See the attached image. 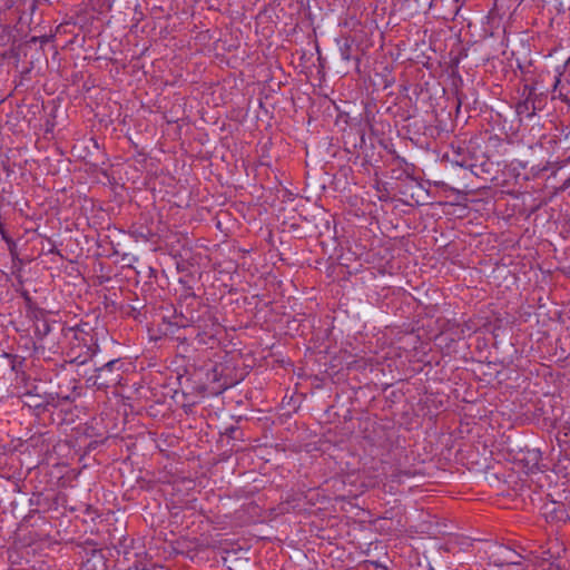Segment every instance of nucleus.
<instances>
[{
    "instance_id": "nucleus-14",
    "label": "nucleus",
    "mask_w": 570,
    "mask_h": 570,
    "mask_svg": "<svg viewBox=\"0 0 570 570\" xmlns=\"http://www.w3.org/2000/svg\"><path fill=\"white\" fill-rule=\"evenodd\" d=\"M456 99H458V107H460L462 104L465 102L466 95L464 92H458Z\"/></svg>"
},
{
    "instance_id": "nucleus-11",
    "label": "nucleus",
    "mask_w": 570,
    "mask_h": 570,
    "mask_svg": "<svg viewBox=\"0 0 570 570\" xmlns=\"http://www.w3.org/2000/svg\"><path fill=\"white\" fill-rule=\"evenodd\" d=\"M0 233L2 235V238L6 240V243L9 245V247L11 248L12 246H16L14 242L12 240L11 237H9L4 230V227L3 225L0 223Z\"/></svg>"
},
{
    "instance_id": "nucleus-16",
    "label": "nucleus",
    "mask_w": 570,
    "mask_h": 570,
    "mask_svg": "<svg viewBox=\"0 0 570 570\" xmlns=\"http://www.w3.org/2000/svg\"><path fill=\"white\" fill-rule=\"evenodd\" d=\"M200 342L204 343V344H208L209 342L204 340V338H200Z\"/></svg>"
},
{
    "instance_id": "nucleus-12",
    "label": "nucleus",
    "mask_w": 570,
    "mask_h": 570,
    "mask_svg": "<svg viewBox=\"0 0 570 570\" xmlns=\"http://www.w3.org/2000/svg\"><path fill=\"white\" fill-rule=\"evenodd\" d=\"M41 396H42V399H46L47 401H50V403H48V406L49 405H52V406H57L58 405L56 400L59 399V395L46 394V395H41Z\"/></svg>"
},
{
    "instance_id": "nucleus-6",
    "label": "nucleus",
    "mask_w": 570,
    "mask_h": 570,
    "mask_svg": "<svg viewBox=\"0 0 570 570\" xmlns=\"http://www.w3.org/2000/svg\"><path fill=\"white\" fill-rule=\"evenodd\" d=\"M499 551L493 553L490 558L495 566H504V564H519L521 556L515 551L505 548L499 547Z\"/></svg>"
},
{
    "instance_id": "nucleus-13",
    "label": "nucleus",
    "mask_w": 570,
    "mask_h": 570,
    "mask_svg": "<svg viewBox=\"0 0 570 570\" xmlns=\"http://www.w3.org/2000/svg\"><path fill=\"white\" fill-rule=\"evenodd\" d=\"M539 570H560V567L554 563H542Z\"/></svg>"
},
{
    "instance_id": "nucleus-8",
    "label": "nucleus",
    "mask_w": 570,
    "mask_h": 570,
    "mask_svg": "<svg viewBox=\"0 0 570 570\" xmlns=\"http://www.w3.org/2000/svg\"><path fill=\"white\" fill-rule=\"evenodd\" d=\"M24 396L27 397V401L24 403L28 406L33 407L36 410L45 411L48 407V403H50V401L42 399L41 395L32 394L31 392L26 393Z\"/></svg>"
},
{
    "instance_id": "nucleus-15",
    "label": "nucleus",
    "mask_w": 570,
    "mask_h": 570,
    "mask_svg": "<svg viewBox=\"0 0 570 570\" xmlns=\"http://www.w3.org/2000/svg\"><path fill=\"white\" fill-rule=\"evenodd\" d=\"M570 187V176L563 181L562 186L560 187L561 190H566Z\"/></svg>"
},
{
    "instance_id": "nucleus-2",
    "label": "nucleus",
    "mask_w": 570,
    "mask_h": 570,
    "mask_svg": "<svg viewBox=\"0 0 570 570\" xmlns=\"http://www.w3.org/2000/svg\"><path fill=\"white\" fill-rule=\"evenodd\" d=\"M175 325L178 327H186L189 325H197L198 328L204 330V335L208 337V340H215L216 334L218 333L219 324L216 322L214 315L209 311L207 306H203V314H195L193 311L187 315L180 312L175 315Z\"/></svg>"
},
{
    "instance_id": "nucleus-1",
    "label": "nucleus",
    "mask_w": 570,
    "mask_h": 570,
    "mask_svg": "<svg viewBox=\"0 0 570 570\" xmlns=\"http://www.w3.org/2000/svg\"><path fill=\"white\" fill-rule=\"evenodd\" d=\"M99 346L92 336L88 334H75L66 353L68 361L77 365H83L97 355Z\"/></svg>"
},
{
    "instance_id": "nucleus-10",
    "label": "nucleus",
    "mask_w": 570,
    "mask_h": 570,
    "mask_svg": "<svg viewBox=\"0 0 570 570\" xmlns=\"http://www.w3.org/2000/svg\"><path fill=\"white\" fill-rule=\"evenodd\" d=\"M341 57L343 60L348 61L351 59V46L345 42L341 48Z\"/></svg>"
},
{
    "instance_id": "nucleus-7",
    "label": "nucleus",
    "mask_w": 570,
    "mask_h": 570,
    "mask_svg": "<svg viewBox=\"0 0 570 570\" xmlns=\"http://www.w3.org/2000/svg\"><path fill=\"white\" fill-rule=\"evenodd\" d=\"M51 331L49 321L45 317L42 309L35 312V336L38 340L46 337Z\"/></svg>"
},
{
    "instance_id": "nucleus-9",
    "label": "nucleus",
    "mask_w": 570,
    "mask_h": 570,
    "mask_svg": "<svg viewBox=\"0 0 570 570\" xmlns=\"http://www.w3.org/2000/svg\"><path fill=\"white\" fill-rule=\"evenodd\" d=\"M561 76H562L561 72H559L556 76V79H554V82H553V86H552V92L558 91V95L553 96L552 98L553 99L559 98L561 101L569 104L568 95H567V92L563 91L564 87L561 85Z\"/></svg>"
},
{
    "instance_id": "nucleus-5",
    "label": "nucleus",
    "mask_w": 570,
    "mask_h": 570,
    "mask_svg": "<svg viewBox=\"0 0 570 570\" xmlns=\"http://www.w3.org/2000/svg\"><path fill=\"white\" fill-rule=\"evenodd\" d=\"M541 513L550 524L560 525L570 520L566 504L558 501L546 502L541 508Z\"/></svg>"
},
{
    "instance_id": "nucleus-3",
    "label": "nucleus",
    "mask_w": 570,
    "mask_h": 570,
    "mask_svg": "<svg viewBox=\"0 0 570 570\" xmlns=\"http://www.w3.org/2000/svg\"><path fill=\"white\" fill-rule=\"evenodd\" d=\"M521 96L523 100L515 105L518 116L531 118L538 110H542L546 106L547 94L544 91L537 92L535 83L524 85Z\"/></svg>"
},
{
    "instance_id": "nucleus-4",
    "label": "nucleus",
    "mask_w": 570,
    "mask_h": 570,
    "mask_svg": "<svg viewBox=\"0 0 570 570\" xmlns=\"http://www.w3.org/2000/svg\"><path fill=\"white\" fill-rule=\"evenodd\" d=\"M122 363L120 360H110L95 368V375L90 377L92 384L99 390H107L116 386L121 380Z\"/></svg>"
}]
</instances>
